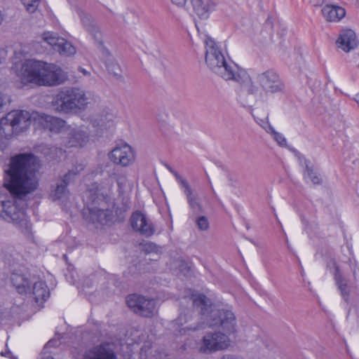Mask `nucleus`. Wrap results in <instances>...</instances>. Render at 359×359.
<instances>
[{"instance_id": "f257e3e1", "label": "nucleus", "mask_w": 359, "mask_h": 359, "mask_svg": "<svg viewBox=\"0 0 359 359\" xmlns=\"http://www.w3.org/2000/svg\"><path fill=\"white\" fill-rule=\"evenodd\" d=\"M37 169L38 159L34 155L20 154L11 157L8 168L4 170V187L13 199L5 203L2 219L21 229L29 228L25 198L38 187Z\"/></svg>"}, {"instance_id": "f03ea898", "label": "nucleus", "mask_w": 359, "mask_h": 359, "mask_svg": "<svg viewBox=\"0 0 359 359\" xmlns=\"http://www.w3.org/2000/svg\"><path fill=\"white\" fill-rule=\"evenodd\" d=\"M194 306L201 308V324L189 323L191 319V314L188 311L181 313L179 317L173 322V327L181 334L187 330H196L206 327H213L220 326L226 335L234 334L236 332V318L235 314L229 309H216L212 307L210 300L201 294H192L189 298Z\"/></svg>"}, {"instance_id": "7ed1b4c3", "label": "nucleus", "mask_w": 359, "mask_h": 359, "mask_svg": "<svg viewBox=\"0 0 359 359\" xmlns=\"http://www.w3.org/2000/svg\"><path fill=\"white\" fill-rule=\"evenodd\" d=\"M255 79L256 83L243 69L237 79V100L245 107H252L257 101H266L269 95L281 93L285 89L280 76L273 69L257 74Z\"/></svg>"}, {"instance_id": "20e7f679", "label": "nucleus", "mask_w": 359, "mask_h": 359, "mask_svg": "<svg viewBox=\"0 0 359 359\" xmlns=\"http://www.w3.org/2000/svg\"><path fill=\"white\" fill-rule=\"evenodd\" d=\"M113 182L107 180L102 184L94 183L84 195V202L87 212L86 220L93 224L96 228L106 225L112 218L110 208L112 201Z\"/></svg>"}, {"instance_id": "39448f33", "label": "nucleus", "mask_w": 359, "mask_h": 359, "mask_svg": "<svg viewBox=\"0 0 359 359\" xmlns=\"http://www.w3.org/2000/svg\"><path fill=\"white\" fill-rule=\"evenodd\" d=\"M12 71L24 84L51 86L60 84L65 79L64 72L58 66L34 59L15 64Z\"/></svg>"}, {"instance_id": "423d86ee", "label": "nucleus", "mask_w": 359, "mask_h": 359, "mask_svg": "<svg viewBox=\"0 0 359 359\" xmlns=\"http://www.w3.org/2000/svg\"><path fill=\"white\" fill-rule=\"evenodd\" d=\"M205 62L216 74L226 81H237L242 70L236 63L226 59L219 46L210 36L204 39Z\"/></svg>"}, {"instance_id": "0eeeda50", "label": "nucleus", "mask_w": 359, "mask_h": 359, "mask_svg": "<svg viewBox=\"0 0 359 359\" xmlns=\"http://www.w3.org/2000/svg\"><path fill=\"white\" fill-rule=\"evenodd\" d=\"M90 94L79 88H69L60 91L53 98L55 111L63 114H76L84 111L90 104Z\"/></svg>"}, {"instance_id": "6e6552de", "label": "nucleus", "mask_w": 359, "mask_h": 359, "mask_svg": "<svg viewBox=\"0 0 359 359\" xmlns=\"http://www.w3.org/2000/svg\"><path fill=\"white\" fill-rule=\"evenodd\" d=\"M229 337L220 332L208 333L202 340L199 351L203 353H211L229 348L231 345Z\"/></svg>"}, {"instance_id": "1a4fd4ad", "label": "nucleus", "mask_w": 359, "mask_h": 359, "mask_svg": "<svg viewBox=\"0 0 359 359\" xmlns=\"http://www.w3.org/2000/svg\"><path fill=\"white\" fill-rule=\"evenodd\" d=\"M126 303L135 313L144 317L151 318L157 313L156 302L152 299L133 294L128 296Z\"/></svg>"}, {"instance_id": "9d476101", "label": "nucleus", "mask_w": 359, "mask_h": 359, "mask_svg": "<svg viewBox=\"0 0 359 359\" xmlns=\"http://www.w3.org/2000/svg\"><path fill=\"white\" fill-rule=\"evenodd\" d=\"M108 158L114 164L126 168L132 165L136 158L135 151L128 144H117L108 154Z\"/></svg>"}, {"instance_id": "9b49d317", "label": "nucleus", "mask_w": 359, "mask_h": 359, "mask_svg": "<svg viewBox=\"0 0 359 359\" xmlns=\"http://www.w3.org/2000/svg\"><path fill=\"white\" fill-rule=\"evenodd\" d=\"M67 130V140L65 144L67 147H81L89 141V130L85 126H68Z\"/></svg>"}, {"instance_id": "f8f14e48", "label": "nucleus", "mask_w": 359, "mask_h": 359, "mask_svg": "<svg viewBox=\"0 0 359 359\" xmlns=\"http://www.w3.org/2000/svg\"><path fill=\"white\" fill-rule=\"evenodd\" d=\"M130 224L135 232L146 237L151 236L154 233L152 222L146 215L140 211H135L131 215Z\"/></svg>"}, {"instance_id": "ddd939ff", "label": "nucleus", "mask_w": 359, "mask_h": 359, "mask_svg": "<svg viewBox=\"0 0 359 359\" xmlns=\"http://www.w3.org/2000/svg\"><path fill=\"white\" fill-rule=\"evenodd\" d=\"M6 115L18 134L25 131L31 125L32 115L27 111L15 110Z\"/></svg>"}, {"instance_id": "4468645a", "label": "nucleus", "mask_w": 359, "mask_h": 359, "mask_svg": "<svg viewBox=\"0 0 359 359\" xmlns=\"http://www.w3.org/2000/svg\"><path fill=\"white\" fill-rule=\"evenodd\" d=\"M327 266L330 270H333L332 272L334 275V279L337 288L339 290L343 299L348 302L351 293V287L348 284L347 280L343 276L338 265L334 259L330 260L327 264Z\"/></svg>"}, {"instance_id": "2eb2a0df", "label": "nucleus", "mask_w": 359, "mask_h": 359, "mask_svg": "<svg viewBox=\"0 0 359 359\" xmlns=\"http://www.w3.org/2000/svg\"><path fill=\"white\" fill-rule=\"evenodd\" d=\"M73 172L74 170H69L60 182L56 183L55 188L51 192L53 201L63 203L69 199V191L67 189V185L70 182V177Z\"/></svg>"}, {"instance_id": "dca6fc26", "label": "nucleus", "mask_w": 359, "mask_h": 359, "mask_svg": "<svg viewBox=\"0 0 359 359\" xmlns=\"http://www.w3.org/2000/svg\"><path fill=\"white\" fill-rule=\"evenodd\" d=\"M11 281L19 294H26L29 290L30 280L25 270H13L11 275Z\"/></svg>"}, {"instance_id": "f3484780", "label": "nucleus", "mask_w": 359, "mask_h": 359, "mask_svg": "<svg viewBox=\"0 0 359 359\" xmlns=\"http://www.w3.org/2000/svg\"><path fill=\"white\" fill-rule=\"evenodd\" d=\"M83 359H117L116 355L108 344L97 346L85 353Z\"/></svg>"}, {"instance_id": "a211bd4d", "label": "nucleus", "mask_w": 359, "mask_h": 359, "mask_svg": "<svg viewBox=\"0 0 359 359\" xmlns=\"http://www.w3.org/2000/svg\"><path fill=\"white\" fill-rule=\"evenodd\" d=\"M337 43L339 48L349 52L358 46V41L355 33L352 29H347L341 32Z\"/></svg>"}, {"instance_id": "6ab92c4d", "label": "nucleus", "mask_w": 359, "mask_h": 359, "mask_svg": "<svg viewBox=\"0 0 359 359\" xmlns=\"http://www.w3.org/2000/svg\"><path fill=\"white\" fill-rule=\"evenodd\" d=\"M31 294L36 303H43L50 295L49 289L46 283L43 280L36 281L33 283L32 288L27 291Z\"/></svg>"}, {"instance_id": "aec40b11", "label": "nucleus", "mask_w": 359, "mask_h": 359, "mask_svg": "<svg viewBox=\"0 0 359 359\" xmlns=\"http://www.w3.org/2000/svg\"><path fill=\"white\" fill-rule=\"evenodd\" d=\"M191 3L195 13L201 18H207L215 7L213 0H191Z\"/></svg>"}, {"instance_id": "412c9836", "label": "nucleus", "mask_w": 359, "mask_h": 359, "mask_svg": "<svg viewBox=\"0 0 359 359\" xmlns=\"http://www.w3.org/2000/svg\"><path fill=\"white\" fill-rule=\"evenodd\" d=\"M184 187L181 188L186 196L187 203L190 209L194 213L199 214L203 212V207L199 201L198 195L194 192L191 187L189 183H184Z\"/></svg>"}, {"instance_id": "4be33fe9", "label": "nucleus", "mask_w": 359, "mask_h": 359, "mask_svg": "<svg viewBox=\"0 0 359 359\" xmlns=\"http://www.w3.org/2000/svg\"><path fill=\"white\" fill-rule=\"evenodd\" d=\"M323 17L329 22H339L346 15L345 9L337 5L328 4L322 9Z\"/></svg>"}, {"instance_id": "5701e85b", "label": "nucleus", "mask_w": 359, "mask_h": 359, "mask_svg": "<svg viewBox=\"0 0 359 359\" xmlns=\"http://www.w3.org/2000/svg\"><path fill=\"white\" fill-rule=\"evenodd\" d=\"M81 20L84 25L86 30L93 37L98 46H102V33L100 28L90 22V19L88 15L84 14L83 12L79 13Z\"/></svg>"}, {"instance_id": "b1692460", "label": "nucleus", "mask_w": 359, "mask_h": 359, "mask_svg": "<svg viewBox=\"0 0 359 359\" xmlns=\"http://www.w3.org/2000/svg\"><path fill=\"white\" fill-rule=\"evenodd\" d=\"M41 123L43 126L53 133H58L65 127V121L58 117L49 115L41 116Z\"/></svg>"}, {"instance_id": "393cba45", "label": "nucleus", "mask_w": 359, "mask_h": 359, "mask_svg": "<svg viewBox=\"0 0 359 359\" xmlns=\"http://www.w3.org/2000/svg\"><path fill=\"white\" fill-rule=\"evenodd\" d=\"M15 135H18V133L13 127L9 118H8V116L6 115L2 117L0 119V140L10 139Z\"/></svg>"}, {"instance_id": "a878e982", "label": "nucleus", "mask_w": 359, "mask_h": 359, "mask_svg": "<svg viewBox=\"0 0 359 359\" xmlns=\"http://www.w3.org/2000/svg\"><path fill=\"white\" fill-rule=\"evenodd\" d=\"M306 163V160H305ZM304 178L306 182H311L313 184H320L322 183V179L318 172L313 169V166H310L306 163V168L304 172Z\"/></svg>"}, {"instance_id": "bb28decb", "label": "nucleus", "mask_w": 359, "mask_h": 359, "mask_svg": "<svg viewBox=\"0 0 359 359\" xmlns=\"http://www.w3.org/2000/svg\"><path fill=\"white\" fill-rule=\"evenodd\" d=\"M55 51L64 56H71L76 53V48L72 44V43L64 38H62L60 41V43Z\"/></svg>"}, {"instance_id": "cd10ccee", "label": "nucleus", "mask_w": 359, "mask_h": 359, "mask_svg": "<svg viewBox=\"0 0 359 359\" xmlns=\"http://www.w3.org/2000/svg\"><path fill=\"white\" fill-rule=\"evenodd\" d=\"M111 177L116 180L118 191L120 195H122L124 192L126 191L128 188H130V184L129 181L128 180L127 176L123 172L120 173H113Z\"/></svg>"}, {"instance_id": "c85d7f7f", "label": "nucleus", "mask_w": 359, "mask_h": 359, "mask_svg": "<svg viewBox=\"0 0 359 359\" xmlns=\"http://www.w3.org/2000/svg\"><path fill=\"white\" fill-rule=\"evenodd\" d=\"M62 38V37H60L57 34L51 32H44L42 34V39L43 41L51 46L54 50H56L57 48V46L59 45L60 41Z\"/></svg>"}, {"instance_id": "c756f323", "label": "nucleus", "mask_w": 359, "mask_h": 359, "mask_svg": "<svg viewBox=\"0 0 359 359\" xmlns=\"http://www.w3.org/2000/svg\"><path fill=\"white\" fill-rule=\"evenodd\" d=\"M175 268H179V271L184 276H188L189 272L190 271V266L188 265L187 262L182 259H177L174 263Z\"/></svg>"}, {"instance_id": "7c9ffc66", "label": "nucleus", "mask_w": 359, "mask_h": 359, "mask_svg": "<svg viewBox=\"0 0 359 359\" xmlns=\"http://www.w3.org/2000/svg\"><path fill=\"white\" fill-rule=\"evenodd\" d=\"M305 231L311 237L318 236L320 233L319 226L315 222L309 223L305 227Z\"/></svg>"}, {"instance_id": "2f4dec72", "label": "nucleus", "mask_w": 359, "mask_h": 359, "mask_svg": "<svg viewBox=\"0 0 359 359\" xmlns=\"http://www.w3.org/2000/svg\"><path fill=\"white\" fill-rule=\"evenodd\" d=\"M23 5L29 13H34L39 5L40 0H22Z\"/></svg>"}, {"instance_id": "473e14b6", "label": "nucleus", "mask_w": 359, "mask_h": 359, "mask_svg": "<svg viewBox=\"0 0 359 359\" xmlns=\"http://www.w3.org/2000/svg\"><path fill=\"white\" fill-rule=\"evenodd\" d=\"M198 228L201 231H205L209 228V222L206 217L201 216L196 219Z\"/></svg>"}, {"instance_id": "72a5a7b5", "label": "nucleus", "mask_w": 359, "mask_h": 359, "mask_svg": "<svg viewBox=\"0 0 359 359\" xmlns=\"http://www.w3.org/2000/svg\"><path fill=\"white\" fill-rule=\"evenodd\" d=\"M168 168L169 171L171 173H172L173 175L175 177L176 180L177 181V182L179 183V184L180 186V188H182L183 187H184V183H189L187 182V180H186L185 179L182 178V176L177 172L174 170L172 168L168 167Z\"/></svg>"}, {"instance_id": "f704fd0d", "label": "nucleus", "mask_w": 359, "mask_h": 359, "mask_svg": "<svg viewBox=\"0 0 359 359\" xmlns=\"http://www.w3.org/2000/svg\"><path fill=\"white\" fill-rule=\"evenodd\" d=\"M273 138L274 140L280 146V147H285L286 146L287 141L285 137L278 132L274 133L273 135Z\"/></svg>"}, {"instance_id": "c9c22d12", "label": "nucleus", "mask_w": 359, "mask_h": 359, "mask_svg": "<svg viewBox=\"0 0 359 359\" xmlns=\"http://www.w3.org/2000/svg\"><path fill=\"white\" fill-rule=\"evenodd\" d=\"M84 165L82 163H79L76 165L71 170H74L72 172L71 177H70V182L74 179V177L79 175L80 172L83 170Z\"/></svg>"}, {"instance_id": "e433bc0d", "label": "nucleus", "mask_w": 359, "mask_h": 359, "mask_svg": "<svg viewBox=\"0 0 359 359\" xmlns=\"http://www.w3.org/2000/svg\"><path fill=\"white\" fill-rule=\"evenodd\" d=\"M91 121L94 126H103L106 123V121L105 119L102 118V116L100 118H99V120L98 118H95L92 119Z\"/></svg>"}, {"instance_id": "4c0bfd02", "label": "nucleus", "mask_w": 359, "mask_h": 359, "mask_svg": "<svg viewBox=\"0 0 359 359\" xmlns=\"http://www.w3.org/2000/svg\"><path fill=\"white\" fill-rule=\"evenodd\" d=\"M7 201L4 200V197L0 194V217L2 218L4 215V210L5 208V203Z\"/></svg>"}, {"instance_id": "58836bf2", "label": "nucleus", "mask_w": 359, "mask_h": 359, "mask_svg": "<svg viewBox=\"0 0 359 359\" xmlns=\"http://www.w3.org/2000/svg\"><path fill=\"white\" fill-rule=\"evenodd\" d=\"M170 1L173 4L176 5L178 7H181V8L184 7L187 2V0H170Z\"/></svg>"}, {"instance_id": "ea45409f", "label": "nucleus", "mask_w": 359, "mask_h": 359, "mask_svg": "<svg viewBox=\"0 0 359 359\" xmlns=\"http://www.w3.org/2000/svg\"><path fill=\"white\" fill-rule=\"evenodd\" d=\"M309 2L313 6L319 7L324 4L325 0H309Z\"/></svg>"}, {"instance_id": "a19ab883", "label": "nucleus", "mask_w": 359, "mask_h": 359, "mask_svg": "<svg viewBox=\"0 0 359 359\" xmlns=\"http://www.w3.org/2000/svg\"><path fill=\"white\" fill-rule=\"evenodd\" d=\"M265 130L267 133L271 134L272 135L276 133L277 131L275 130V129L269 124H268L266 127H265Z\"/></svg>"}, {"instance_id": "79ce46f5", "label": "nucleus", "mask_w": 359, "mask_h": 359, "mask_svg": "<svg viewBox=\"0 0 359 359\" xmlns=\"http://www.w3.org/2000/svg\"><path fill=\"white\" fill-rule=\"evenodd\" d=\"M221 359H241L236 355L226 354L223 355Z\"/></svg>"}, {"instance_id": "37998d69", "label": "nucleus", "mask_w": 359, "mask_h": 359, "mask_svg": "<svg viewBox=\"0 0 359 359\" xmlns=\"http://www.w3.org/2000/svg\"><path fill=\"white\" fill-rule=\"evenodd\" d=\"M156 250H157V248H150L149 251H148L147 249L144 250L143 251H144V253L145 255H148V254H150V253L153 252V251H155V252L156 253Z\"/></svg>"}, {"instance_id": "c03bdc74", "label": "nucleus", "mask_w": 359, "mask_h": 359, "mask_svg": "<svg viewBox=\"0 0 359 359\" xmlns=\"http://www.w3.org/2000/svg\"><path fill=\"white\" fill-rule=\"evenodd\" d=\"M52 151H54L57 154H60V155H62V151L61 149H57V148H54L52 149Z\"/></svg>"}, {"instance_id": "a18cd8bd", "label": "nucleus", "mask_w": 359, "mask_h": 359, "mask_svg": "<svg viewBox=\"0 0 359 359\" xmlns=\"http://www.w3.org/2000/svg\"><path fill=\"white\" fill-rule=\"evenodd\" d=\"M91 285H92V281H91V280H89L87 281L86 283L83 284V287H90L91 286Z\"/></svg>"}, {"instance_id": "49530a36", "label": "nucleus", "mask_w": 359, "mask_h": 359, "mask_svg": "<svg viewBox=\"0 0 359 359\" xmlns=\"http://www.w3.org/2000/svg\"><path fill=\"white\" fill-rule=\"evenodd\" d=\"M4 20L3 15L1 13V11H0V25L2 23Z\"/></svg>"}, {"instance_id": "de8ad7c7", "label": "nucleus", "mask_w": 359, "mask_h": 359, "mask_svg": "<svg viewBox=\"0 0 359 359\" xmlns=\"http://www.w3.org/2000/svg\"><path fill=\"white\" fill-rule=\"evenodd\" d=\"M355 100L358 102V104H359V93L355 95Z\"/></svg>"}, {"instance_id": "09e8293b", "label": "nucleus", "mask_w": 359, "mask_h": 359, "mask_svg": "<svg viewBox=\"0 0 359 359\" xmlns=\"http://www.w3.org/2000/svg\"><path fill=\"white\" fill-rule=\"evenodd\" d=\"M81 72L83 73V74H85V75H86V74H88V73L87 72V71H86V70H85L84 69H81Z\"/></svg>"}, {"instance_id": "8fccbe9b", "label": "nucleus", "mask_w": 359, "mask_h": 359, "mask_svg": "<svg viewBox=\"0 0 359 359\" xmlns=\"http://www.w3.org/2000/svg\"><path fill=\"white\" fill-rule=\"evenodd\" d=\"M63 257H64V259H65V260H67V256H66V255H63Z\"/></svg>"}]
</instances>
